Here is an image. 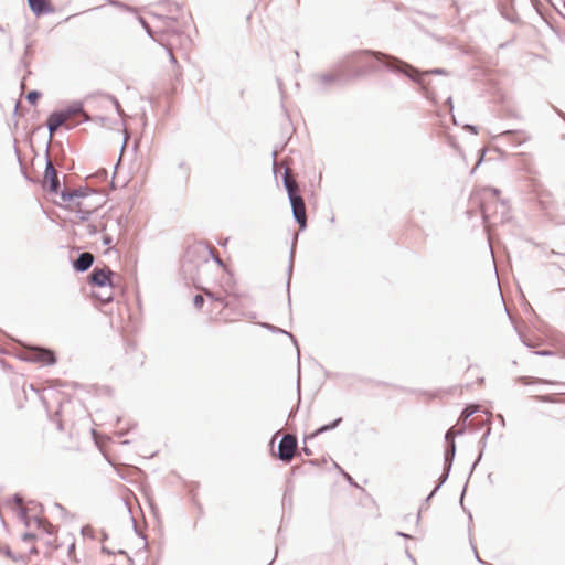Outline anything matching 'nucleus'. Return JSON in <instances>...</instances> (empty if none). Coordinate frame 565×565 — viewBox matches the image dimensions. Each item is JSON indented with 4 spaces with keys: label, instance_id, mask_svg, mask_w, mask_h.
<instances>
[{
    "label": "nucleus",
    "instance_id": "obj_6",
    "mask_svg": "<svg viewBox=\"0 0 565 565\" xmlns=\"http://www.w3.org/2000/svg\"><path fill=\"white\" fill-rule=\"evenodd\" d=\"M205 295L214 302L220 303L223 308L241 309L243 307L241 296L236 294L216 295L205 290Z\"/></svg>",
    "mask_w": 565,
    "mask_h": 565
},
{
    "label": "nucleus",
    "instance_id": "obj_12",
    "mask_svg": "<svg viewBox=\"0 0 565 565\" xmlns=\"http://www.w3.org/2000/svg\"><path fill=\"white\" fill-rule=\"evenodd\" d=\"M169 56H170V61L174 65V76L177 78H179L181 76V68H180V65H179V63H178V61L175 58V55L173 54L171 49H169Z\"/></svg>",
    "mask_w": 565,
    "mask_h": 565
},
{
    "label": "nucleus",
    "instance_id": "obj_20",
    "mask_svg": "<svg viewBox=\"0 0 565 565\" xmlns=\"http://www.w3.org/2000/svg\"><path fill=\"white\" fill-rule=\"evenodd\" d=\"M33 539H34L33 534H25L24 535V540H33Z\"/></svg>",
    "mask_w": 565,
    "mask_h": 565
},
{
    "label": "nucleus",
    "instance_id": "obj_4",
    "mask_svg": "<svg viewBox=\"0 0 565 565\" xmlns=\"http://www.w3.org/2000/svg\"><path fill=\"white\" fill-rule=\"evenodd\" d=\"M297 450V438L291 435H285L278 446V458L284 462H290Z\"/></svg>",
    "mask_w": 565,
    "mask_h": 565
},
{
    "label": "nucleus",
    "instance_id": "obj_11",
    "mask_svg": "<svg viewBox=\"0 0 565 565\" xmlns=\"http://www.w3.org/2000/svg\"><path fill=\"white\" fill-rule=\"evenodd\" d=\"M478 405H468L461 413L460 420L466 422L472 414L478 411Z\"/></svg>",
    "mask_w": 565,
    "mask_h": 565
},
{
    "label": "nucleus",
    "instance_id": "obj_15",
    "mask_svg": "<svg viewBox=\"0 0 565 565\" xmlns=\"http://www.w3.org/2000/svg\"><path fill=\"white\" fill-rule=\"evenodd\" d=\"M39 98H40V93H38V92L33 90V92H30L26 94V99L32 105L36 104Z\"/></svg>",
    "mask_w": 565,
    "mask_h": 565
},
{
    "label": "nucleus",
    "instance_id": "obj_9",
    "mask_svg": "<svg viewBox=\"0 0 565 565\" xmlns=\"http://www.w3.org/2000/svg\"><path fill=\"white\" fill-rule=\"evenodd\" d=\"M94 262V256L90 253H83L79 255L77 260L74 263V267L78 271H85L88 269Z\"/></svg>",
    "mask_w": 565,
    "mask_h": 565
},
{
    "label": "nucleus",
    "instance_id": "obj_8",
    "mask_svg": "<svg viewBox=\"0 0 565 565\" xmlns=\"http://www.w3.org/2000/svg\"><path fill=\"white\" fill-rule=\"evenodd\" d=\"M28 1H29L31 10L36 15L52 11V7H51L49 0H28Z\"/></svg>",
    "mask_w": 565,
    "mask_h": 565
},
{
    "label": "nucleus",
    "instance_id": "obj_21",
    "mask_svg": "<svg viewBox=\"0 0 565 565\" xmlns=\"http://www.w3.org/2000/svg\"><path fill=\"white\" fill-rule=\"evenodd\" d=\"M58 428H60V429H63V425H62V423H61V420H60V419H58Z\"/></svg>",
    "mask_w": 565,
    "mask_h": 565
},
{
    "label": "nucleus",
    "instance_id": "obj_16",
    "mask_svg": "<svg viewBox=\"0 0 565 565\" xmlns=\"http://www.w3.org/2000/svg\"><path fill=\"white\" fill-rule=\"evenodd\" d=\"M204 303V298L202 295H196L193 299V305L196 307V308H202Z\"/></svg>",
    "mask_w": 565,
    "mask_h": 565
},
{
    "label": "nucleus",
    "instance_id": "obj_2",
    "mask_svg": "<svg viewBox=\"0 0 565 565\" xmlns=\"http://www.w3.org/2000/svg\"><path fill=\"white\" fill-rule=\"evenodd\" d=\"M284 184L291 203L295 220L299 224V228L303 230L307 226L306 205L303 199L300 195L299 185L289 168H287L285 171Z\"/></svg>",
    "mask_w": 565,
    "mask_h": 565
},
{
    "label": "nucleus",
    "instance_id": "obj_17",
    "mask_svg": "<svg viewBox=\"0 0 565 565\" xmlns=\"http://www.w3.org/2000/svg\"><path fill=\"white\" fill-rule=\"evenodd\" d=\"M12 502H13V504L17 508H21L22 507V499L19 495H14L13 499H12Z\"/></svg>",
    "mask_w": 565,
    "mask_h": 565
},
{
    "label": "nucleus",
    "instance_id": "obj_3",
    "mask_svg": "<svg viewBox=\"0 0 565 565\" xmlns=\"http://www.w3.org/2000/svg\"><path fill=\"white\" fill-rule=\"evenodd\" d=\"M19 358L25 362L35 363L41 366L54 365L57 361L54 351L33 345H24L19 353Z\"/></svg>",
    "mask_w": 565,
    "mask_h": 565
},
{
    "label": "nucleus",
    "instance_id": "obj_13",
    "mask_svg": "<svg viewBox=\"0 0 565 565\" xmlns=\"http://www.w3.org/2000/svg\"><path fill=\"white\" fill-rule=\"evenodd\" d=\"M404 72L413 79H416V81H419V73L417 70L413 68L412 66L409 65H406Z\"/></svg>",
    "mask_w": 565,
    "mask_h": 565
},
{
    "label": "nucleus",
    "instance_id": "obj_1",
    "mask_svg": "<svg viewBox=\"0 0 565 565\" xmlns=\"http://www.w3.org/2000/svg\"><path fill=\"white\" fill-rule=\"evenodd\" d=\"M117 275L109 267H95L89 276V284L96 288L93 291L95 298L103 302H109L114 298Z\"/></svg>",
    "mask_w": 565,
    "mask_h": 565
},
{
    "label": "nucleus",
    "instance_id": "obj_10",
    "mask_svg": "<svg viewBox=\"0 0 565 565\" xmlns=\"http://www.w3.org/2000/svg\"><path fill=\"white\" fill-rule=\"evenodd\" d=\"M501 136H503V137L514 136V140H516L519 143H522L527 140V137L523 131L507 130V131H503L501 134Z\"/></svg>",
    "mask_w": 565,
    "mask_h": 565
},
{
    "label": "nucleus",
    "instance_id": "obj_14",
    "mask_svg": "<svg viewBox=\"0 0 565 565\" xmlns=\"http://www.w3.org/2000/svg\"><path fill=\"white\" fill-rule=\"evenodd\" d=\"M463 429H465V428H463V427H461V428H459L458 430H456V428H455V427H451V428L447 431V434H446V439H447V440H451V441H452V440H454L455 435H457V434H461V433L463 431Z\"/></svg>",
    "mask_w": 565,
    "mask_h": 565
},
{
    "label": "nucleus",
    "instance_id": "obj_5",
    "mask_svg": "<svg viewBox=\"0 0 565 565\" xmlns=\"http://www.w3.org/2000/svg\"><path fill=\"white\" fill-rule=\"evenodd\" d=\"M79 113V109H67L63 111L53 113L47 119V128L51 136L63 125Z\"/></svg>",
    "mask_w": 565,
    "mask_h": 565
},
{
    "label": "nucleus",
    "instance_id": "obj_18",
    "mask_svg": "<svg viewBox=\"0 0 565 565\" xmlns=\"http://www.w3.org/2000/svg\"><path fill=\"white\" fill-rule=\"evenodd\" d=\"M329 428H330L329 426H323V427L319 428L316 433H313L310 437L312 438V437L317 436L318 434H320V433H322V431H324V430H327Z\"/></svg>",
    "mask_w": 565,
    "mask_h": 565
},
{
    "label": "nucleus",
    "instance_id": "obj_7",
    "mask_svg": "<svg viewBox=\"0 0 565 565\" xmlns=\"http://www.w3.org/2000/svg\"><path fill=\"white\" fill-rule=\"evenodd\" d=\"M43 188L53 193H56L60 188L57 172L51 161H49L46 164L43 179Z\"/></svg>",
    "mask_w": 565,
    "mask_h": 565
},
{
    "label": "nucleus",
    "instance_id": "obj_19",
    "mask_svg": "<svg viewBox=\"0 0 565 565\" xmlns=\"http://www.w3.org/2000/svg\"><path fill=\"white\" fill-rule=\"evenodd\" d=\"M302 450H303V452H305L306 455H308V456H310V455H311V451H310V449H309V448L303 447V448H302Z\"/></svg>",
    "mask_w": 565,
    "mask_h": 565
}]
</instances>
